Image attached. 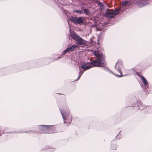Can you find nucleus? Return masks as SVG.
Returning <instances> with one entry per match:
<instances>
[{
    "label": "nucleus",
    "instance_id": "obj_10",
    "mask_svg": "<svg viewBox=\"0 0 152 152\" xmlns=\"http://www.w3.org/2000/svg\"><path fill=\"white\" fill-rule=\"evenodd\" d=\"M74 12L80 14H82L83 13V12L80 10H75L74 11Z\"/></svg>",
    "mask_w": 152,
    "mask_h": 152
},
{
    "label": "nucleus",
    "instance_id": "obj_14",
    "mask_svg": "<svg viewBox=\"0 0 152 152\" xmlns=\"http://www.w3.org/2000/svg\"><path fill=\"white\" fill-rule=\"evenodd\" d=\"M118 65V63H116V64L115 66V68L116 69L117 68V66Z\"/></svg>",
    "mask_w": 152,
    "mask_h": 152
},
{
    "label": "nucleus",
    "instance_id": "obj_2",
    "mask_svg": "<svg viewBox=\"0 0 152 152\" xmlns=\"http://www.w3.org/2000/svg\"><path fill=\"white\" fill-rule=\"evenodd\" d=\"M70 34L71 36V38L75 40L77 43L80 45L84 46L85 44V41L78 37L73 31L70 30Z\"/></svg>",
    "mask_w": 152,
    "mask_h": 152
},
{
    "label": "nucleus",
    "instance_id": "obj_6",
    "mask_svg": "<svg viewBox=\"0 0 152 152\" xmlns=\"http://www.w3.org/2000/svg\"><path fill=\"white\" fill-rule=\"evenodd\" d=\"M77 21L76 23L81 24L83 23V21L82 17H80L78 18H77Z\"/></svg>",
    "mask_w": 152,
    "mask_h": 152
},
{
    "label": "nucleus",
    "instance_id": "obj_7",
    "mask_svg": "<svg viewBox=\"0 0 152 152\" xmlns=\"http://www.w3.org/2000/svg\"><path fill=\"white\" fill-rule=\"evenodd\" d=\"M77 18L74 17H71L70 18V19L72 22L74 23H76Z\"/></svg>",
    "mask_w": 152,
    "mask_h": 152
},
{
    "label": "nucleus",
    "instance_id": "obj_1",
    "mask_svg": "<svg viewBox=\"0 0 152 152\" xmlns=\"http://www.w3.org/2000/svg\"><path fill=\"white\" fill-rule=\"evenodd\" d=\"M94 54L97 58V59L95 60L90 64L88 65L85 63L82 64L80 66H79V68H82L84 70L88 69L93 66H103L105 65V61L104 57L102 53H99L98 51H95Z\"/></svg>",
    "mask_w": 152,
    "mask_h": 152
},
{
    "label": "nucleus",
    "instance_id": "obj_9",
    "mask_svg": "<svg viewBox=\"0 0 152 152\" xmlns=\"http://www.w3.org/2000/svg\"><path fill=\"white\" fill-rule=\"evenodd\" d=\"M118 72L119 73V74H116L115 75L118 76L120 77L122 76V73L121 70L119 69H118L117 70Z\"/></svg>",
    "mask_w": 152,
    "mask_h": 152
},
{
    "label": "nucleus",
    "instance_id": "obj_12",
    "mask_svg": "<svg viewBox=\"0 0 152 152\" xmlns=\"http://www.w3.org/2000/svg\"><path fill=\"white\" fill-rule=\"evenodd\" d=\"M87 11H88V10L87 9H85L84 10V12L86 13H87Z\"/></svg>",
    "mask_w": 152,
    "mask_h": 152
},
{
    "label": "nucleus",
    "instance_id": "obj_11",
    "mask_svg": "<svg viewBox=\"0 0 152 152\" xmlns=\"http://www.w3.org/2000/svg\"><path fill=\"white\" fill-rule=\"evenodd\" d=\"M61 113L62 115V117L63 118V119H64V123H65V121L66 120L65 119H66V118H65V116H64V113H63L61 111Z\"/></svg>",
    "mask_w": 152,
    "mask_h": 152
},
{
    "label": "nucleus",
    "instance_id": "obj_4",
    "mask_svg": "<svg viewBox=\"0 0 152 152\" xmlns=\"http://www.w3.org/2000/svg\"><path fill=\"white\" fill-rule=\"evenodd\" d=\"M77 45H73L71 47L66 49V50L63 51V53L64 54H65L67 52H72L75 49L77 48Z\"/></svg>",
    "mask_w": 152,
    "mask_h": 152
},
{
    "label": "nucleus",
    "instance_id": "obj_5",
    "mask_svg": "<svg viewBox=\"0 0 152 152\" xmlns=\"http://www.w3.org/2000/svg\"><path fill=\"white\" fill-rule=\"evenodd\" d=\"M131 4V1L129 0H125L124 1L122 5L124 6H128Z\"/></svg>",
    "mask_w": 152,
    "mask_h": 152
},
{
    "label": "nucleus",
    "instance_id": "obj_13",
    "mask_svg": "<svg viewBox=\"0 0 152 152\" xmlns=\"http://www.w3.org/2000/svg\"><path fill=\"white\" fill-rule=\"evenodd\" d=\"M44 130L46 131H48L49 130V129L47 128H44Z\"/></svg>",
    "mask_w": 152,
    "mask_h": 152
},
{
    "label": "nucleus",
    "instance_id": "obj_3",
    "mask_svg": "<svg viewBox=\"0 0 152 152\" xmlns=\"http://www.w3.org/2000/svg\"><path fill=\"white\" fill-rule=\"evenodd\" d=\"M120 10H116L114 11L110 10L107 12L105 16L107 17H113L116 15L118 14Z\"/></svg>",
    "mask_w": 152,
    "mask_h": 152
},
{
    "label": "nucleus",
    "instance_id": "obj_8",
    "mask_svg": "<svg viewBox=\"0 0 152 152\" xmlns=\"http://www.w3.org/2000/svg\"><path fill=\"white\" fill-rule=\"evenodd\" d=\"M141 78L143 80V83L145 85L147 84L148 82L145 79V77L143 76H141Z\"/></svg>",
    "mask_w": 152,
    "mask_h": 152
}]
</instances>
